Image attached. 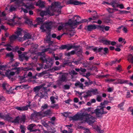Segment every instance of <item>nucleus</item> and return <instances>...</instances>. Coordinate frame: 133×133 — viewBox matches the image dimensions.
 Masks as SVG:
<instances>
[{
    "label": "nucleus",
    "instance_id": "5701e85b",
    "mask_svg": "<svg viewBox=\"0 0 133 133\" xmlns=\"http://www.w3.org/2000/svg\"><path fill=\"white\" fill-rule=\"evenodd\" d=\"M40 114V112H35L31 114V118L32 119H34L37 118V117L38 116H41Z\"/></svg>",
    "mask_w": 133,
    "mask_h": 133
},
{
    "label": "nucleus",
    "instance_id": "ea45409f",
    "mask_svg": "<svg viewBox=\"0 0 133 133\" xmlns=\"http://www.w3.org/2000/svg\"><path fill=\"white\" fill-rule=\"evenodd\" d=\"M46 41L48 43L50 44H52L53 43V42L52 41H51V38H47L46 39Z\"/></svg>",
    "mask_w": 133,
    "mask_h": 133
},
{
    "label": "nucleus",
    "instance_id": "774afa93",
    "mask_svg": "<svg viewBox=\"0 0 133 133\" xmlns=\"http://www.w3.org/2000/svg\"><path fill=\"white\" fill-rule=\"evenodd\" d=\"M11 2L16 1V3L18 5H19L20 3V2L18 0H11Z\"/></svg>",
    "mask_w": 133,
    "mask_h": 133
},
{
    "label": "nucleus",
    "instance_id": "c756f323",
    "mask_svg": "<svg viewBox=\"0 0 133 133\" xmlns=\"http://www.w3.org/2000/svg\"><path fill=\"white\" fill-rule=\"evenodd\" d=\"M59 79L63 82H66L67 81L66 77L64 75H62L59 78Z\"/></svg>",
    "mask_w": 133,
    "mask_h": 133
},
{
    "label": "nucleus",
    "instance_id": "7ed1b4c3",
    "mask_svg": "<svg viewBox=\"0 0 133 133\" xmlns=\"http://www.w3.org/2000/svg\"><path fill=\"white\" fill-rule=\"evenodd\" d=\"M78 94L80 96L82 94L83 97L85 99H86L90 97L92 95H96L98 94V90L97 89H91V90H88L86 91L80 92H77Z\"/></svg>",
    "mask_w": 133,
    "mask_h": 133
},
{
    "label": "nucleus",
    "instance_id": "603ef678",
    "mask_svg": "<svg viewBox=\"0 0 133 133\" xmlns=\"http://www.w3.org/2000/svg\"><path fill=\"white\" fill-rule=\"evenodd\" d=\"M79 22V23H80V24L81 23H83L86 22H88V19H82L81 21H80Z\"/></svg>",
    "mask_w": 133,
    "mask_h": 133
},
{
    "label": "nucleus",
    "instance_id": "13d9d810",
    "mask_svg": "<svg viewBox=\"0 0 133 133\" xmlns=\"http://www.w3.org/2000/svg\"><path fill=\"white\" fill-rule=\"evenodd\" d=\"M63 88L65 90L69 89L70 88V86L67 84L65 85L64 86Z\"/></svg>",
    "mask_w": 133,
    "mask_h": 133
},
{
    "label": "nucleus",
    "instance_id": "338daca9",
    "mask_svg": "<svg viewBox=\"0 0 133 133\" xmlns=\"http://www.w3.org/2000/svg\"><path fill=\"white\" fill-rule=\"evenodd\" d=\"M25 117L24 115L21 118V120L23 121V122H25Z\"/></svg>",
    "mask_w": 133,
    "mask_h": 133
},
{
    "label": "nucleus",
    "instance_id": "58836bf2",
    "mask_svg": "<svg viewBox=\"0 0 133 133\" xmlns=\"http://www.w3.org/2000/svg\"><path fill=\"white\" fill-rule=\"evenodd\" d=\"M6 56L8 57H10L11 58H12L14 56L12 52H10L9 53H8L6 55Z\"/></svg>",
    "mask_w": 133,
    "mask_h": 133
},
{
    "label": "nucleus",
    "instance_id": "f8f14e48",
    "mask_svg": "<svg viewBox=\"0 0 133 133\" xmlns=\"http://www.w3.org/2000/svg\"><path fill=\"white\" fill-rule=\"evenodd\" d=\"M27 104L25 106L22 107H18L15 108H33L35 107V103L32 101H29L27 102Z\"/></svg>",
    "mask_w": 133,
    "mask_h": 133
},
{
    "label": "nucleus",
    "instance_id": "4be33fe9",
    "mask_svg": "<svg viewBox=\"0 0 133 133\" xmlns=\"http://www.w3.org/2000/svg\"><path fill=\"white\" fill-rule=\"evenodd\" d=\"M45 62L46 63V64L45 65V69H46L50 68L52 65V62L51 61L47 60Z\"/></svg>",
    "mask_w": 133,
    "mask_h": 133
},
{
    "label": "nucleus",
    "instance_id": "09e8293b",
    "mask_svg": "<svg viewBox=\"0 0 133 133\" xmlns=\"http://www.w3.org/2000/svg\"><path fill=\"white\" fill-rule=\"evenodd\" d=\"M116 69L117 71H121L122 70L121 66V65H118L117 67H116Z\"/></svg>",
    "mask_w": 133,
    "mask_h": 133
},
{
    "label": "nucleus",
    "instance_id": "e2e57ef3",
    "mask_svg": "<svg viewBox=\"0 0 133 133\" xmlns=\"http://www.w3.org/2000/svg\"><path fill=\"white\" fill-rule=\"evenodd\" d=\"M51 107L53 108H59L58 105V104H54L53 105L51 106Z\"/></svg>",
    "mask_w": 133,
    "mask_h": 133
},
{
    "label": "nucleus",
    "instance_id": "c85d7f7f",
    "mask_svg": "<svg viewBox=\"0 0 133 133\" xmlns=\"http://www.w3.org/2000/svg\"><path fill=\"white\" fill-rule=\"evenodd\" d=\"M75 86L77 87L79 86V87L82 89H83V84L81 83L79 81L75 83Z\"/></svg>",
    "mask_w": 133,
    "mask_h": 133
},
{
    "label": "nucleus",
    "instance_id": "f03ea898",
    "mask_svg": "<svg viewBox=\"0 0 133 133\" xmlns=\"http://www.w3.org/2000/svg\"><path fill=\"white\" fill-rule=\"evenodd\" d=\"M61 3L58 2L52 3L51 4L50 10L41 11L40 14V15L42 17L48 15L53 16L54 15V13H55L56 14L55 15L58 16L61 13V9L63 7L61 5Z\"/></svg>",
    "mask_w": 133,
    "mask_h": 133
},
{
    "label": "nucleus",
    "instance_id": "c03bdc74",
    "mask_svg": "<svg viewBox=\"0 0 133 133\" xmlns=\"http://www.w3.org/2000/svg\"><path fill=\"white\" fill-rule=\"evenodd\" d=\"M96 100L98 102H101L102 100V98L101 96L98 95L97 96Z\"/></svg>",
    "mask_w": 133,
    "mask_h": 133
},
{
    "label": "nucleus",
    "instance_id": "39448f33",
    "mask_svg": "<svg viewBox=\"0 0 133 133\" xmlns=\"http://www.w3.org/2000/svg\"><path fill=\"white\" fill-rule=\"evenodd\" d=\"M17 52L19 54V59L20 61H28L29 56L27 55V53L26 52H24L22 53L20 50H18Z\"/></svg>",
    "mask_w": 133,
    "mask_h": 133
},
{
    "label": "nucleus",
    "instance_id": "de8ad7c7",
    "mask_svg": "<svg viewBox=\"0 0 133 133\" xmlns=\"http://www.w3.org/2000/svg\"><path fill=\"white\" fill-rule=\"evenodd\" d=\"M61 68L60 67H56L55 66L54 68H53L52 69H51V71H55L56 70H59Z\"/></svg>",
    "mask_w": 133,
    "mask_h": 133
},
{
    "label": "nucleus",
    "instance_id": "7c9ffc66",
    "mask_svg": "<svg viewBox=\"0 0 133 133\" xmlns=\"http://www.w3.org/2000/svg\"><path fill=\"white\" fill-rule=\"evenodd\" d=\"M12 121L11 122L13 123H17L19 122V116L16 117L14 120H13V118L12 117Z\"/></svg>",
    "mask_w": 133,
    "mask_h": 133
},
{
    "label": "nucleus",
    "instance_id": "412c9836",
    "mask_svg": "<svg viewBox=\"0 0 133 133\" xmlns=\"http://www.w3.org/2000/svg\"><path fill=\"white\" fill-rule=\"evenodd\" d=\"M5 75L9 78L11 77V76H13L15 75V72L10 71H7L5 73Z\"/></svg>",
    "mask_w": 133,
    "mask_h": 133
},
{
    "label": "nucleus",
    "instance_id": "9d476101",
    "mask_svg": "<svg viewBox=\"0 0 133 133\" xmlns=\"http://www.w3.org/2000/svg\"><path fill=\"white\" fill-rule=\"evenodd\" d=\"M3 89L5 90L6 91V93L8 94H13L14 92L11 90L10 89L11 88V87L8 85V84H3L2 85Z\"/></svg>",
    "mask_w": 133,
    "mask_h": 133
},
{
    "label": "nucleus",
    "instance_id": "6e6d98bb",
    "mask_svg": "<svg viewBox=\"0 0 133 133\" xmlns=\"http://www.w3.org/2000/svg\"><path fill=\"white\" fill-rule=\"evenodd\" d=\"M78 74L74 70L72 69L70 72V74H72L73 75H76Z\"/></svg>",
    "mask_w": 133,
    "mask_h": 133
},
{
    "label": "nucleus",
    "instance_id": "f257e3e1",
    "mask_svg": "<svg viewBox=\"0 0 133 133\" xmlns=\"http://www.w3.org/2000/svg\"><path fill=\"white\" fill-rule=\"evenodd\" d=\"M91 109H88L87 112L82 113H77L73 116L69 117L70 121H77L78 120L82 121L84 117L86 121L90 125L93 124L95 121V117L91 116V115L95 113L97 117H99L103 114H107V111H104V109H96L94 111H91Z\"/></svg>",
    "mask_w": 133,
    "mask_h": 133
},
{
    "label": "nucleus",
    "instance_id": "393cba45",
    "mask_svg": "<svg viewBox=\"0 0 133 133\" xmlns=\"http://www.w3.org/2000/svg\"><path fill=\"white\" fill-rule=\"evenodd\" d=\"M3 119L9 122H11V121H12V117L10 116L9 115L5 114Z\"/></svg>",
    "mask_w": 133,
    "mask_h": 133
},
{
    "label": "nucleus",
    "instance_id": "2eb2a0df",
    "mask_svg": "<svg viewBox=\"0 0 133 133\" xmlns=\"http://www.w3.org/2000/svg\"><path fill=\"white\" fill-rule=\"evenodd\" d=\"M40 112L41 116L42 117L50 116L51 114V112L50 109L48 110L44 111H40Z\"/></svg>",
    "mask_w": 133,
    "mask_h": 133
},
{
    "label": "nucleus",
    "instance_id": "052dcab7",
    "mask_svg": "<svg viewBox=\"0 0 133 133\" xmlns=\"http://www.w3.org/2000/svg\"><path fill=\"white\" fill-rule=\"evenodd\" d=\"M115 79H106L105 81L106 82H112L115 81Z\"/></svg>",
    "mask_w": 133,
    "mask_h": 133
},
{
    "label": "nucleus",
    "instance_id": "37998d69",
    "mask_svg": "<svg viewBox=\"0 0 133 133\" xmlns=\"http://www.w3.org/2000/svg\"><path fill=\"white\" fill-rule=\"evenodd\" d=\"M116 7H119V8L121 9H123L124 8V6L122 4H117V3L116 4Z\"/></svg>",
    "mask_w": 133,
    "mask_h": 133
},
{
    "label": "nucleus",
    "instance_id": "5fc2aeb1",
    "mask_svg": "<svg viewBox=\"0 0 133 133\" xmlns=\"http://www.w3.org/2000/svg\"><path fill=\"white\" fill-rule=\"evenodd\" d=\"M108 11L110 13H112L115 12L113 8H109L108 9Z\"/></svg>",
    "mask_w": 133,
    "mask_h": 133
},
{
    "label": "nucleus",
    "instance_id": "a878e982",
    "mask_svg": "<svg viewBox=\"0 0 133 133\" xmlns=\"http://www.w3.org/2000/svg\"><path fill=\"white\" fill-rule=\"evenodd\" d=\"M37 6H39V7L43 8L44 7L45 5L44 2L41 1L39 2H38L36 3Z\"/></svg>",
    "mask_w": 133,
    "mask_h": 133
},
{
    "label": "nucleus",
    "instance_id": "bf43d9fd",
    "mask_svg": "<svg viewBox=\"0 0 133 133\" xmlns=\"http://www.w3.org/2000/svg\"><path fill=\"white\" fill-rule=\"evenodd\" d=\"M57 84L59 86L61 85L62 84L63 82H62L60 81V79L58 80L57 81Z\"/></svg>",
    "mask_w": 133,
    "mask_h": 133
},
{
    "label": "nucleus",
    "instance_id": "423d86ee",
    "mask_svg": "<svg viewBox=\"0 0 133 133\" xmlns=\"http://www.w3.org/2000/svg\"><path fill=\"white\" fill-rule=\"evenodd\" d=\"M22 29L20 28H18L17 30L15 32V34H16V36L13 35L10 37V42L11 43H13L14 41H15L16 39H17L19 37V36H22Z\"/></svg>",
    "mask_w": 133,
    "mask_h": 133
},
{
    "label": "nucleus",
    "instance_id": "a19ab883",
    "mask_svg": "<svg viewBox=\"0 0 133 133\" xmlns=\"http://www.w3.org/2000/svg\"><path fill=\"white\" fill-rule=\"evenodd\" d=\"M97 28L99 29L100 30L104 32V26H103L97 25Z\"/></svg>",
    "mask_w": 133,
    "mask_h": 133
},
{
    "label": "nucleus",
    "instance_id": "72a5a7b5",
    "mask_svg": "<svg viewBox=\"0 0 133 133\" xmlns=\"http://www.w3.org/2000/svg\"><path fill=\"white\" fill-rule=\"evenodd\" d=\"M108 103V102L107 101H104L103 102H102L101 103V105L102 107L101 108H104L105 107L104 106H105V104H107Z\"/></svg>",
    "mask_w": 133,
    "mask_h": 133
},
{
    "label": "nucleus",
    "instance_id": "680f3d73",
    "mask_svg": "<svg viewBox=\"0 0 133 133\" xmlns=\"http://www.w3.org/2000/svg\"><path fill=\"white\" fill-rule=\"evenodd\" d=\"M63 25H60L58 26V31H60L63 29Z\"/></svg>",
    "mask_w": 133,
    "mask_h": 133
},
{
    "label": "nucleus",
    "instance_id": "473e14b6",
    "mask_svg": "<svg viewBox=\"0 0 133 133\" xmlns=\"http://www.w3.org/2000/svg\"><path fill=\"white\" fill-rule=\"evenodd\" d=\"M35 125V124H32L29 125L28 127V129L30 131V132L33 130L34 127Z\"/></svg>",
    "mask_w": 133,
    "mask_h": 133
},
{
    "label": "nucleus",
    "instance_id": "49530a36",
    "mask_svg": "<svg viewBox=\"0 0 133 133\" xmlns=\"http://www.w3.org/2000/svg\"><path fill=\"white\" fill-rule=\"evenodd\" d=\"M92 83H93L92 81H89V82L86 81L84 83V84L85 85V86H88Z\"/></svg>",
    "mask_w": 133,
    "mask_h": 133
},
{
    "label": "nucleus",
    "instance_id": "3c124183",
    "mask_svg": "<svg viewBox=\"0 0 133 133\" xmlns=\"http://www.w3.org/2000/svg\"><path fill=\"white\" fill-rule=\"evenodd\" d=\"M71 46H75L74 48L72 47V48L75 49L76 51H78L80 49L79 48V46L78 45L75 46L71 45Z\"/></svg>",
    "mask_w": 133,
    "mask_h": 133
},
{
    "label": "nucleus",
    "instance_id": "0e129e2a",
    "mask_svg": "<svg viewBox=\"0 0 133 133\" xmlns=\"http://www.w3.org/2000/svg\"><path fill=\"white\" fill-rule=\"evenodd\" d=\"M130 97V94L129 92H127L126 95V97L127 98H129Z\"/></svg>",
    "mask_w": 133,
    "mask_h": 133
},
{
    "label": "nucleus",
    "instance_id": "9b49d317",
    "mask_svg": "<svg viewBox=\"0 0 133 133\" xmlns=\"http://www.w3.org/2000/svg\"><path fill=\"white\" fill-rule=\"evenodd\" d=\"M26 9L22 8V10L25 13H27L28 12V10H29L31 9L34 8V6L31 4L27 3L25 5Z\"/></svg>",
    "mask_w": 133,
    "mask_h": 133
},
{
    "label": "nucleus",
    "instance_id": "4c0bfd02",
    "mask_svg": "<svg viewBox=\"0 0 133 133\" xmlns=\"http://www.w3.org/2000/svg\"><path fill=\"white\" fill-rule=\"evenodd\" d=\"M47 94V93L46 91H45L44 92H43V93L40 96V100L41 98H44V97H45V96L46 94Z\"/></svg>",
    "mask_w": 133,
    "mask_h": 133
},
{
    "label": "nucleus",
    "instance_id": "aec40b11",
    "mask_svg": "<svg viewBox=\"0 0 133 133\" xmlns=\"http://www.w3.org/2000/svg\"><path fill=\"white\" fill-rule=\"evenodd\" d=\"M104 3L108 5H111L114 8L116 7V4H117L116 0H113L110 3L104 2Z\"/></svg>",
    "mask_w": 133,
    "mask_h": 133
},
{
    "label": "nucleus",
    "instance_id": "4d7b16f0",
    "mask_svg": "<svg viewBox=\"0 0 133 133\" xmlns=\"http://www.w3.org/2000/svg\"><path fill=\"white\" fill-rule=\"evenodd\" d=\"M43 93V92H40V93H38L36 95L35 97V98L36 99H37L42 94V93Z\"/></svg>",
    "mask_w": 133,
    "mask_h": 133
},
{
    "label": "nucleus",
    "instance_id": "b1692460",
    "mask_svg": "<svg viewBox=\"0 0 133 133\" xmlns=\"http://www.w3.org/2000/svg\"><path fill=\"white\" fill-rule=\"evenodd\" d=\"M96 28L95 25H89L87 27V30L88 31H91L92 30L95 29Z\"/></svg>",
    "mask_w": 133,
    "mask_h": 133
},
{
    "label": "nucleus",
    "instance_id": "20e7f679",
    "mask_svg": "<svg viewBox=\"0 0 133 133\" xmlns=\"http://www.w3.org/2000/svg\"><path fill=\"white\" fill-rule=\"evenodd\" d=\"M53 22L51 21L45 22L40 27V29L43 32H45L46 30H50L52 27L53 26Z\"/></svg>",
    "mask_w": 133,
    "mask_h": 133
},
{
    "label": "nucleus",
    "instance_id": "6ab92c4d",
    "mask_svg": "<svg viewBox=\"0 0 133 133\" xmlns=\"http://www.w3.org/2000/svg\"><path fill=\"white\" fill-rule=\"evenodd\" d=\"M115 83L116 84H129L128 80L121 79H118V82H116Z\"/></svg>",
    "mask_w": 133,
    "mask_h": 133
},
{
    "label": "nucleus",
    "instance_id": "ddd939ff",
    "mask_svg": "<svg viewBox=\"0 0 133 133\" xmlns=\"http://www.w3.org/2000/svg\"><path fill=\"white\" fill-rule=\"evenodd\" d=\"M68 24L72 26V27L74 26L75 27H77L78 25L80 24L79 22H77V20H71L70 19L68 23Z\"/></svg>",
    "mask_w": 133,
    "mask_h": 133
},
{
    "label": "nucleus",
    "instance_id": "864d4df0",
    "mask_svg": "<svg viewBox=\"0 0 133 133\" xmlns=\"http://www.w3.org/2000/svg\"><path fill=\"white\" fill-rule=\"evenodd\" d=\"M114 88L112 87H109L107 89V91L108 92H111L113 91Z\"/></svg>",
    "mask_w": 133,
    "mask_h": 133
},
{
    "label": "nucleus",
    "instance_id": "2f4dec72",
    "mask_svg": "<svg viewBox=\"0 0 133 133\" xmlns=\"http://www.w3.org/2000/svg\"><path fill=\"white\" fill-rule=\"evenodd\" d=\"M128 59L129 62H131L132 63L133 62V55L129 54L128 57Z\"/></svg>",
    "mask_w": 133,
    "mask_h": 133
},
{
    "label": "nucleus",
    "instance_id": "4468645a",
    "mask_svg": "<svg viewBox=\"0 0 133 133\" xmlns=\"http://www.w3.org/2000/svg\"><path fill=\"white\" fill-rule=\"evenodd\" d=\"M18 65V63L17 62L15 63V64L12 65V66L13 67L12 68V70L15 69L16 71L15 73L18 74L21 71V69L20 68H17V66Z\"/></svg>",
    "mask_w": 133,
    "mask_h": 133
},
{
    "label": "nucleus",
    "instance_id": "a211bd4d",
    "mask_svg": "<svg viewBox=\"0 0 133 133\" xmlns=\"http://www.w3.org/2000/svg\"><path fill=\"white\" fill-rule=\"evenodd\" d=\"M75 47V46H71V45L68 44L67 45H62L60 47V49H66L67 50H69L72 48V47L74 48Z\"/></svg>",
    "mask_w": 133,
    "mask_h": 133
},
{
    "label": "nucleus",
    "instance_id": "f3484780",
    "mask_svg": "<svg viewBox=\"0 0 133 133\" xmlns=\"http://www.w3.org/2000/svg\"><path fill=\"white\" fill-rule=\"evenodd\" d=\"M99 42L103 43V44L105 45H110L111 41L105 39L103 37L99 41Z\"/></svg>",
    "mask_w": 133,
    "mask_h": 133
},
{
    "label": "nucleus",
    "instance_id": "8fccbe9b",
    "mask_svg": "<svg viewBox=\"0 0 133 133\" xmlns=\"http://www.w3.org/2000/svg\"><path fill=\"white\" fill-rule=\"evenodd\" d=\"M50 100L52 102V104H54L55 103V98L53 96H51L50 97Z\"/></svg>",
    "mask_w": 133,
    "mask_h": 133
},
{
    "label": "nucleus",
    "instance_id": "1a4fd4ad",
    "mask_svg": "<svg viewBox=\"0 0 133 133\" xmlns=\"http://www.w3.org/2000/svg\"><path fill=\"white\" fill-rule=\"evenodd\" d=\"M31 34L29 33L25 32L24 33L23 37H19L18 38V40L19 41L22 42L26 39H31Z\"/></svg>",
    "mask_w": 133,
    "mask_h": 133
},
{
    "label": "nucleus",
    "instance_id": "0eeeda50",
    "mask_svg": "<svg viewBox=\"0 0 133 133\" xmlns=\"http://www.w3.org/2000/svg\"><path fill=\"white\" fill-rule=\"evenodd\" d=\"M66 4L67 5L71 4L74 5H81L82 4H86L85 2H82L75 0H68L66 2Z\"/></svg>",
    "mask_w": 133,
    "mask_h": 133
},
{
    "label": "nucleus",
    "instance_id": "bb28decb",
    "mask_svg": "<svg viewBox=\"0 0 133 133\" xmlns=\"http://www.w3.org/2000/svg\"><path fill=\"white\" fill-rule=\"evenodd\" d=\"M36 21L37 22L38 24H42L43 23V21L42 18L38 17L36 19Z\"/></svg>",
    "mask_w": 133,
    "mask_h": 133
},
{
    "label": "nucleus",
    "instance_id": "cd10ccee",
    "mask_svg": "<svg viewBox=\"0 0 133 133\" xmlns=\"http://www.w3.org/2000/svg\"><path fill=\"white\" fill-rule=\"evenodd\" d=\"M42 87V86L40 85L36 86L34 88L33 90L34 92L36 93L38 92Z\"/></svg>",
    "mask_w": 133,
    "mask_h": 133
},
{
    "label": "nucleus",
    "instance_id": "6e6552de",
    "mask_svg": "<svg viewBox=\"0 0 133 133\" xmlns=\"http://www.w3.org/2000/svg\"><path fill=\"white\" fill-rule=\"evenodd\" d=\"M47 51L48 49H46L42 50L41 52H39L38 53V54L40 56V60L42 61L43 63L45 62L47 60L46 58L45 55L44 54L42 55V54L44 53Z\"/></svg>",
    "mask_w": 133,
    "mask_h": 133
},
{
    "label": "nucleus",
    "instance_id": "e433bc0d",
    "mask_svg": "<svg viewBox=\"0 0 133 133\" xmlns=\"http://www.w3.org/2000/svg\"><path fill=\"white\" fill-rule=\"evenodd\" d=\"M117 61V59H115V60L113 61L110 62L108 64L110 65V66H112L113 64H115L116 62Z\"/></svg>",
    "mask_w": 133,
    "mask_h": 133
},
{
    "label": "nucleus",
    "instance_id": "dca6fc26",
    "mask_svg": "<svg viewBox=\"0 0 133 133\" xmlns=\"http://www.w3.org/2000/svg\"><path fill=\"white\" fill-rule=\"evenodd\" d=\"M103 51L104 52L103 54L104 55H106L109 53V49L107 48H103V47H101L99 48L98 50V52H103Z\"/></svg>",
    "mask_w": 133,
    "mask_h": 133
},
{
    "label": "nucleus",
    "instance_id": "79ce46f5",
    "mask_svg": "<svg viewBox=\"0 0 133 133\" xmlns=\"http://www.w3.org/2000/svg\"><path fill=\"white\" fill-rule=\"evenodd\" d=\"M16 10V8L12 6H11L9 9V11L10 12H12L13 11H15Z\"/></svg>",
    "mask_w": 133,
    "mask_h": 133
},
{
    "label": "nucleus",
    "instance_id": "c9c22d12",
    "mask_svg": "<svg viewBox=\"0 0 133 133\" xmlns=\"http://www.w3.org/2000/svg\"><path fill=\"white\" fill-rule=\"evenodd\" d=\"M119 11L120 12L119 14H127V13L130 12V11H127L125 10H119Z\"/></svg>",
    "mask_w": 133,
    "mask_h": 133
},
{
    "label": "nucleus",
    "instance_id": "f704fd0d",
    "mask_svg": "<svg viewBox=\"0 0 133 133\" xmlns=\"http://www.w3.org/2000/svg\"><path fill=\"white\" fill-rule=\"evenodd\" d=\"M45 74V72L43 71L41 73H36V75H37L39 77H40L41 76H43Z\"/></svg>",
    "mask_w": 133,
    "mask_h": 133
},
{
    "label": "nucleus",
    "instance_id": "69168bd1",
    "mask_svg": "<svg viewBox=\"0 0 133 133\" xmlns=\"http://www.w3.org/2000/svg\"><path fill=\"white\" fill-rule=\"evenodd\" d=\"M5 98L2 96H0V102L5 101Z\"/></svg>",
    "mask_w": 133,
    "mask_h": 133
},
{
    "label": "nucleus",
    "instance_id": "a18cd8bd",
    "mask_svg": "<svg viewBox=\"0 0 133 133\" xmlns=\"http://www.w3.org/2000/svg\"><path fill=\"white\" fill-rule=\"evenodd\" d=\"M82 52V50L81 48L79 49L76 52L75 54H81Z\"/></svg>",
    "mask_w": 133,
    "mask_h": 133
}]
</instances>
